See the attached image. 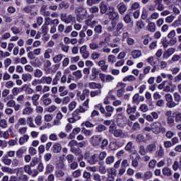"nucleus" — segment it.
<instances>
[{
	"instance_id": "f257e3e1",
	"label": "nucleus",
	"mask_w": 181,
	"mask_h": 181,
	"mask_svg": "<svg viewBox=\"0 0 181 181\" xmlns=\"http://www.w3.org/2000/svg\"><path fill=\"white\" fill-rule=\"evenodd\" d=\"M122 23H112L110 26L107 28L109 32H113L115 36H119L122 33Z\"/></svg>"
},
{
	"instance_id": "f03ea898",
	"label": "nucleus",
	"mask_w": 181,
	"mask_h": 181,
	"mask_svg": "<svg viewBox=\"0 0 181 181\" xmlns=\"http://www.w3.org/2000/svg\"><path fill=\"white\" fill-rule=\"evenodd\" d=\"M77 22H81L87 16V10L83 7H78L75 10Z\"/></svg>"
},
{
	"instance_id": "7ed1b4c3",
	"label": "nucleus",
	"mask_w": 181,
	"mask_h": 181,
	"mask_svg": "<svg viewBox=\"0 0 181 181\" xmlns=\"http://www.w3.org/2000/svg\"><path fill=\"white\" fill-rule=\"evenodd\" d=\"M151 129L154 134H160V132H166V129L162 127V124L159 122H153L151 124Z\"/></svg>"
},
{
	"instance_id": "20e7f679",
	"label": "nucleus",
	"mask_w": 181,
	"mask_h": 181,
	"mask_svg": "<svg viewBox=\"0 0 181 181\" xmlns=\"http://www.w3.org/2000/svg\"><path fill=\"white\" fill-rule=\"evenodd\" d=\"M99 8L100 13L103 15H104V13H105V15H110V13L114 10V7L107 6V4L104 1L100 4Z\"/></svg>"
},
{
	"instance_id": "39448f33",
	"label": "nucleus",
	"mask_w": 181,
	"mask_h": 181,
	"mask_svg": "<svg viewBox=\"0 0 181 181\" xmlns=\"http://www.w3.org/2000/svg\"><path fill=\"white\" fill-rule=\"evenodd\" d=\"M61 19L65 23H76V18L73 17L71 14L62 13L61 15Z\"/></svg>"
},
{
	"instance_id": "423d86ee",
	"label": "nucleus",
	"mask_w": 181,
	"mask_h": 181,
	"mask_svg": "<svg viewBox=\"0 0 181 181\" xmlns=\"http://www.w3.org/2000/svg\"><path fill=\"white\" fill-rule=\"evenodd\" d=\"M102 141L103 137H101V136L94 135L90 138V142L93 146H98Z\"/></svg>"
},
{
	"instance_id": "0eeeda50",
	"label": "nucleus",
	"mask_w": 181,
	"mask_h": 181,
	"mask_svg": "<svg viewBox=\"0 0 181 181\" xmlns=\"http://www.w3.org/2000/svg\"><path fill=\"white\" fill-rule=\"evenodd\" d=\"M71 152L72 153L75 154V156H78V162H80V160H81V159H83V154L82 152L83 151H81V149H80V148H72V150L71 151Z\"/></svg>"
},
{
	"instance_id": "6e6552de",
	"label": "nucleus",
	"mask_w": 181,
	"mask_h": 181,
	"mask_svg": "<svg viewBox=\"0 0 181 181\" xmlns=\"http://www.w3.org/2000/svg\"><path fill=\"white\" fill-rule=\"evenodd\" d=\"M80 112H86V109L83 107V106H80L79 109H76L73 113L72 117L73 118H77V119H81V117L78 116Z\"/></svg>"
},
{
	"instance_id": "1a4fd4ad",
	"label": "nucleus",
	"mask_w": 181,
	"mask_h": 181,
	"mask_svg": "<svg viewBox=\"0 0 181 181\" xmlns=\"http://www.w3.org/2000/svg\"><path fill=\"white\" fill-rule=\"evenodd\" d=\"M91 74L89 76L90 80L94 81L97 77H98V74H100V70L96 68H93L91 71Z\"/></svg>"
},
{
	"instance_id": "9d476101",
	"label": "nucleus",
	"mask_w": 181,
	"mask_h": 181,
	"mask_svg": "<svg viewBox=\"0 0 181 181\" xmlns=\"http://www.w3.org/2000/svg\"><path fill=\"white\" fill-rule=\"evenodd\" d=\"M26 151H27V148L25 146L20 148L16 151V158H18V159H22V158H23V153H25Z\"/></svg>"
},
{
	"instance_id": "9b49d317",
	"label": "nucleus",
	"mask_w": 181,
	"mask_h": 181,
	"mask_svg": "<svg viewBox=\"0 0 181 181\" xmlns=\"http://www.w3.org/2000/svg\"><path fill=\"white\" fill-rule=\"evenodd\" d=\"M146 149L147 153H153V152L156 151V144H155V143L148 144Z\"/></svg>"
},
{
	"instance_id": "f8f14e48",
	"label": "nucleus",
	"mask_w": 181,
	"mask_h": 181,
	"mask_svg": "<svg viewBox=\"0 0 181 181\" xmlns=\"http://www.w3.org/2000/svg\"><path fill=\"white\" fill-rule=\"evenodd\" d=\"M86 162L89 163V165H95L97 162H98V159H97V155L94 154L87 158Z\"/></svg>"
},
{
	"instance_id": "ddd939ff",
	"label": "nucleus",
	"mask_w": 181,
	"mask_h": 181,
	"mask_svg": "<svg viewBox=\"0 0 181 181\" xmlns=\"http://www.w3.org/2000/svg\"><path fill=\"white\" fill-rule=\"evenodd\" d=\"M117 8L121 15L127 12V6L124 3L119 4Z\"/></svg>"
},
{
	"instance_id": "4468645a",
	"label": "nucleus",
	"mask_w": 181,
	"mask_h": 181,
	"mask_svg": "<svg viewBox=\"0 0 181 181\" xmlns=\"http://www.w3.org/2000/svg\"><path fill=\"white\" fill-rule=\"evenodd\" d=\"M54 153H59L62 151V145L59 143H55L51 148Z\"/></svg>"
},
{
	"instance_id": "2eb2a0df",
	"label": "nucleus",
	"mask_w": 181,
	"mask_h": 181,
	"mask_svg": "<svg viewBox=\"0 0 181 181\" xmlns=\"http://www.w3.org/2000/svg\"><path fill=\"white\" fill-rule=\"evenodd\" d=\"M153 173L151 171H146L143 174L142 180L148 181L150 179H152Z\"/></svg>"
},
{
	"instance_id": "dca6fc26",
	"label": "nucleus",
	"mask_w": 181,
	"mask_h": 181,
	"mask_svg": "<svg viewBox=\"0 0 181 181\" xmlns=\"http://www.w3.org/2000/svg\"><path fill=\"white\" fill-rule=\"evenodd\" d=\"M113 135L115 136V138H122L124 136V132L121 129H115V131L113 132Z\"/></svg>"
},
{
	"instance_id": "f3484780",
	"label": "nucleus",
	"mask_w": 181,
	"mask_h": 181,
	"mask_svg": "<svg viewBox=\"0 0 181 181\" xmlns=\"http://www.w3.org/2000/svg\"><path fill=\"white\" fill-rule=\"evenodd\" d=\"M109 18L111 19V21H118V19H119V16L117 12L114 11L113 9L112 12L109 14Z\"/></svg>"
},
{
	"instance_id": "a211bd4d",
	"label": "nucleus",
	"mask_w": 181,
	"mask_h": 181,
	"mask_svg": "<svg viewBox=\"0 0 181 181\" xmlns=\"http://www.w3.org/2000/svg\"><path fill=\"white\" fill-rule=\"evenodd\" d=\"M175 51L176 49L175 48H169L163 54V57H165V59H168V57H170V56H172V54H173Z\"/></svg>"
},
{
	"instance_id": "6ab92c4d",
	"label": "nucleus",
	"mask_w": 181,
	"mask_h": 181,
	"mask_svg": "<svg viewBox=\"0 0 181 181\" xmlns=\"http://www.w3.org/2000/svg\"><path fill=\"white\" fill-rule=\"evenodd\" d=\"M1 161L4 165H7V166H9L12 163V160L9 159L8 155L4 156L1 158Z\"/></svg>"
},
{
	"instance_id": "aec40b11",
	"label": "nucleus",
	"mask_w": 181,
	"mask_h": 181,
	"mask_svg": "<svg viewBox=\"0 0 181 181\" xmlns=\"http://www.w3.org/2000/svg\"><path fill=\"white\" fill-rule=\"evenodd\" d=\"M81 131V129L80 127H76L73 129L72 132L69 134L70 139H74V136L78 134Z\"/></svg>"
},
{
	"instance_id": "412c9836",
	"label": "nucleus",
	"mask_w": 181,
	"mask_h": 181,
	"mask_svg": "<svg viewBox=\"0 0 181 181\" xmlns=\"http://www.w3.org/2000/svg\"><path fill=\"white\" fill-rule=\"evenodd\" d=\"M136 105L131 107V105H128V108L127 110V114H135V112H136Z\"/></svg>"
},
{
	"instance_id": "4be33fe9",
	"label": "nucleus",
	"mask_w": 181,
	"mask_h": 181,
	"mask_svg": "<svg viewBox=\"0 0 181 181\" xmlns=\"http://www.w3.org/2000/svg\"><path fill=\"white\" fill-rule=\"evenodd\" d=\"M54 170V166L52 164H47L46 166V170L45 175H49V173H52Z\"/></svg>"
},
{
	"instance_id": "5701e85b",
	"label": "nucleus",
	"mask_w": 181,
	"mask_h": 181,
	"mask_svg": "<svg viewBox=\"0 0 181 181\" xmlns=\"http://www.w3.org/2000/svg\"><path fill=\"white\" fill-rule=\"evenodd\" d=\"M64 162L63 160H59V161L57 162L56 164V168L58 169V170H63L64 169Z\"/></svg>"
},
{
	"instance_id": "b1692460",
	"label": "nucleus",
	"mask_w": 181,
	"mask_h": 181,
	"mask_svg": "<svg viewBox=\"0 0 181 181\" xmlns=\"http://www.w3.org/2000/svg\"><path fill=\"white\" fill-rule=\"evenodd\" d=\"M141 55L142 52L140 50H134L132 52L133 59H138L139 57H141Z\"/></svg>"
},
{
	"instance_id": "393cba45",
	"label": "nucleus",
	"mask_w": 181,
	"mask_h": 181,
	"mask_svg": "<svg viewBox=\"0 0 181 181\" xmlns=\"http://www.w3.org/2000/svg\"><path fill=\"white\" fill-rule=\"evenodd\" d=\"M103 0H87L86 4L88 6H93V5H97L98 4H100Z\"/></svg>"
},
{
	"instance_id": "a878e982",
	"label": "nucleus",
	"mask_w": 181,
	"mask_h": 181,
	"mask_svg": "<svg viewBox=\"0 0 181 181\" xmlns=\"http://www.w3.org/2000/svg\"><path fill=\"white\" fill-rule=\"evenodd\" d=\"M53 81V79L52 78V77L50 76H43L42 78H41V81L42 83H45L47 84H52V81Z\"/></svg>"
},
{
	"instance_id": "bb28decb",
	"label": "nucleus",
	"mask_w": 181,
	"mask_h": 181,
	"mask_svg": "<svg viewBox=\"0 0 181 181\" xmlns=\"http://www.w3.org/2000/svg\"><path fill=\"white\" fill-rule=\"evenodd\" d=\"M163 174L165 176H172V170L168 167L163 168Z\"/></svg>"
},
{
	"instance_id": "cd10ccee",
	"label": "nucleus",
	"mask_w": 181,
	"mask_h": 181,
	"mask_svg": "<svg viewBox=\"0 0 181 181\" xmlns=\"http://www.w3.org/2000/svg\"><path fill=\"white\" fill-rule=\"evenodd\" d=\"M22 80H23L24 82L30 81V80H32V75H30V74H23Z\"/></svg>"
},
{
	"instance_id": "c85d7f7f",
	"label": "nucleus",
	"mask_w": 181,
	"mask_h": 181,
	"mask_svg": "<svg viewBox=\"0 0 181 181\" xmlns=\"http://www.w3.org/2000/svg\"><path fill=\"white\" fill-rule=\"evenodd\" d=\"M29 140V136L28 134H25L23 137L19 139V144L20 145H23L25 142H28Z\"/></svg>"
},
{
	"instance_id": "c756f323",
	"label": "nucleus",
	"mask_w": 181,
	"mask_h": 181,
	"mask_svg": "<svg viewBox=\"0 0 181 181\" xmlns=\"http://www.w3.org/2000/svg\"><path fill=\"white\" fill-rule=\"evenodd\" d=\"M68 146H70L71 151H73V148H74L75 149H77V148H78V146H77V141L76 140H71L69 143Z\"/></svg>"
},
{
	"instance_id": "7c9ffc66",
	"label": "nucleus",
	"mask_w": 181,
	"mask_h": 181,
	"mask_svg": "<svg viewBox=\"0 0 181 181\" xmlns=\"http://www.w3.org/2000/svg\"><path fill=\"white\" fill-rule=\"evenodd\" d=\"M32 112H33V109L30 107H27L23 110V115H30Z\"/></svg>"
},
{
	"instance_id": "2f4dec72",
	"label": "nucleus",
	"mask_w": 181,
	"mask_h": 181,
	"mask_svg": "<svg viewBox=\"0 0 181 181\" xmlns=\"http://www.w3.org/2000/svg\"><path fill=\"white\" fill-rule=\"evenodd\" d=\"M173 118H175V122H181V113L180 112L173 113Z\"/></svg>"
},
{
	"instance_id": "473e14b6",
	"label": "nucleus",
	"mask_w": 181,
	"mask_h": 181,
	"mask_svg": "<svg viewBox=\"0 0 181 181\" xmlns=\"http://www.w3.org/2000/svg\"><path fill=\"white\" fill-rule=\"evenodd\" d=\"M89 87L90 88H98V90H100V88H101V83H95V82H91L89 83Z\"/></svg>"
},
{
	"instance_id": "72a5a7b5",
	"label": "nucleus",
	"mask_w": 181,
	"mask_h": 181,
	"mask_svg": "<svg viewBox=\"0 0 181 181\" xmlns=\"http://www.w3.org/2000/svg\"><path fill=\"white\" fill-rule=\"evenodd\" d=\"M139 153H140L141 156H145L146 153H148V151H146V148H145V146L142 145L139 146Z\"/></svg>"
},
{
	"instance_id": "f704fd0d",
	"label": "nucleus",
	"mask_w": 181,
	"mask_h": 181,
	"mask_svg": "<svg viewBox=\"0 0 181 181\" xmlns=\"http://www.w3.org/2000/svg\"><path fill=\"white\" fill-rule=\"evenodd\" d=\"M167 124L169 127H174L175 125V119H173V116L170 117H167Z\"/></svg>"
},
{
	"instance_id": "c9c22d12",
	"label": "nucleus",
	"mask_w": 181,
	"mask_h": 181,
	"mask_svg": "<svg viewBox=\"0 0 181 181\" xmlns=\"http://www.w3.org/2000/svg\"><path fill=\"white\" fill-rule=\"evenodd\" d=\"M96 129L98 132H104V131H107V128L104 124H98Z\"/></svg>"
},
{
	"instance_id": "e433bc0d",
	"label": "nucleus",
	"mask_w": 181,
	"mask_h": 181,
	"mask_svg": "<svg viewBox=\"0 0 181 181\" xmlns=\"http://www.w3.org/2000/svg\"><path fill=\"white\" fill-rule=\"evenodd\" d=\"M72 74H73V76H75V77L76 78L77 80H80V78H81V77H83V74H81V70L74 71L72 73Z\"/></svg>"
},
{
	"instance_id": "4c0bfd02",
	"label": "nucleus",
	"mask_w": 181,
	"mask_h": 181,
	"mask_svg": "<svg viewBox=\"0 0 181 181\" xmlns=\"http://www.w3.org/2000/svg\"><path fill=\"white\" fill-rule=\"evenodd\" d=\"M136 80V78L132 75H129L128 76H126L123 78V81L127 82V81H135Z\"/></svg>"
},
{
	"instance_id": "58836bf2",
	"label": "nucleus",
	"mask_w": 181,
	"mask_h": 181,
	"mask_svg": "<svg viewBox=\"0 0 181 181\" xmlns=\"http://www.w3.org/2000/svg\"><path fill=\"white\" fill-rule=\"evenodd\" d=\"M62 59H63V54H59L53 57V62L54 63H59V62L62 61Z\"/></svg>"
},
{
	"instance_id": "ea45409f",
	"label": "nucleus",
	"mask_w": 181,
	"mask_h": 181,
	"mask_svg": "<svg viewBox=\"0 0 181 181\" xmlns=\"http://www.w3.org/2000/svg\"><path fill=\"white\" fill-rule=\"evenodd\" d=\"M107 146H108V139H102V142H101V145H100V148L101 149H105V148H107Z\"/></svg>"
},
{
	"instance_id": "a19ab883",
	"label": "nucleus",
	"mask_w": 181,
	"mask_h": 181,
	"mask_svg": "<svg viewBox=\"0 0 181 181\" xmlns=\"http://www.w3.org/2000/svg\"><path fill=\"white\" fill-rule=\"evenodd\" d=\"M158 158H163V155H165V150H163V147L160 146L159 151H156Z\"/></svg>"
},
{
	"instance_id": "79ce46f5",
	"label": "nucleus",
	"mask_w": 181,
	"mask_h": 181,
	"mask_svg": "<svg viewBox=\"0 0 181 181\" xmlns=\"http://www.w3.org/2000/svg\"><path fill=\"white\" fill-rule=\"evenodd\" d=\"M132 141H129L124 148L125 151L129 153L132 152Z\"/></svg>"
},
{
	"instance_id": "37998d69",
	"label": "nucleus",
	"mask_w": 181,
	"mask_h": 181,
	"mask_svg": "<svg viewBox=\"0 0 181 181\" xmlns=\"http://www.w3.org/2000/svg\"><path fill=\"white\" fill-rule=\"evenodd\" d=\"M23 173H24V170H23V168H18L16 175H17L18 179H20L21 177V176H25V175Z\"/></svg>"
},
{
	"instance_id": "c03bdc74",
	"label": "nucleus",
	"mask_w": 181,
	"mask_h": 181,
	"mask_svg": "<svg viewBox=\"0 0 181 181\" xmlns=\"http://www.w3.org/2000/svg\"><path fill=\"white\" fill-rule=\"evenodd\" d=\"M82 134H84L86 136H90L93 135V132L91 131L86 129V128L83 127L81 130Z\"/></svg>"
},
{
	"instance_id": "a18cd8bd",
	"label": "nucleus",
	"mask_w": 181,
	"mask_h": 181,
	"mask_svg": "<svg viewBox=\"0 0 181 181\" xmlns=\"http://www.w3.org/2000/svg\"><path fill=\"white\" fill-rule=\"evenodd\" d=\"M66 159L68 163H72L73 162H74V156H73L71 154H68L66 156Z\"/></svg>"
},
{
	"instance_id": "49530a36",
	"label": "nucleus",
	"mask_w": 181,
	"mask_h": 181,
	"mask_svg": "<svg viewBox=\"0 0 181 181\" xmlns=\"http://www.w3.org/2000/svg\"><path fill=\"white\" fill-rule=\"evenodd\" d=\"M114 160H115V158L114 156H110L106 158L107 165H111V163H114Z\"/></svg>"
},
{
	"instance_id": "de8ad7c7",
	"label": "nucleus",
	"mask_w": 181,
	"mask_h": 181,
	"mask_svg": "<svg viewBox=\"0 0 181 181\" xmlns=\"http://www.w3.org/2000/svg\"><path fill=\"white\" fill-rule=\"evenodd\" d=\"M35 124L40 127L42 125V115H37L35 119Z\"/></svg>"
},
{
	"instance_id": "09e8293b",
	"label": "nucleus",
	"mask_w": 181,
	"mask_h": 181,
	"mask_svg": "<svg viewBox=\"0 0 181 181\" xmlns=\"http://www.w3.org/2000/svg\"><path fill=\"white\" fill-rule=\"evenodd\" d=\"M176 105H179V103H176L173 100H171L167 103V107H168V108H175Z\"/></svg>"
},
{
	"instance_id": "8fccbe9b",
	"label": "nucleus",
	"mask_w": 181,
	"mask_h": 181,
	"mask_svg": "<svg viewBox=\"0 0 181 181\" xmlns=\"http://www.w3.org/2000/svg\"><path fill=\"white\" fill-rule=\"evenodd\" d=\"M132 129L133 131H139V129H141V125L139 123H138V122L134 123Z\"/></svg>"
},
{
	"instance_id": "3c124183",
	"label": "nucleus",
	"mask_w": 181,
	"mask_h": 181,
	"mask_svg": "<svg viewBox=\"0 0 181 181\" xmlns=\"http://www.w3.org/2000/svg\"><path fill=\"white\" fill-rule=\"evenodd\" d=\"M133 103H134L137 105L139 104V93H136L133 96Z\"/></svg>"
},
{
	"instance_id": "603ef678",
	"label": "nucleus",
	"mask_w": 181,
	"mask_h": 181,
	"mask_svg": "<svg viewBox=\"0 0 181 181\" xmlns=\"http://www.w3.org/2000/svg\"><path fill=\"white\" fill-rule=\"evenodd\" d=\"M70 168L72 169V170L77 169V168H78V163H77V161L71 163Z\"/></svg>"
},
{
	"instance_id": "864d4df0",
	"label": "nucleus",
	"mask_w": 181,
	"mask_h": 181,
	"mask_svg": "<svg viewBox=\"0 0 181 181\" xmlns=\"http://www.w3.org/2000/svg\"><path fill=\"white\" fill-rule=\"evenodd\" d=\"M47 25L48 24H44L42 26V33L44 35V36H46V35H47Z\"/></svg>"
},
{
	"instance_id": "5fc2aeb1",
	"label": "nucleus",
	"mask_w": 181,
	"mask_h": 181,
	"mask_svg": "<svg viewBox=\"0 0 181 181\" xmlns=\"http://www.w3.org/2000/svg\"><path fill=\"white\" fill-rule=\"evenodd\" d=\"M55 175L57 177H63L64 176V172L62 170H58L55 172Z\"/></svg>"
},
{
	"instance_id": "6e6d98bb",
	"label": "nucleus",
	"mask_w": 181,
	"mask_h": 181,
	"mask_svg": "<svg viewBox=\"0 0 181 181\" xmlns=\"http://www.w3.org/2000/svg\"><path fill=\"white\" fill-rule=\"evenodd\" d=\"M156 25H155V23H148V30L149 32H155Z\"/></svg>"
},
{
	"instance_id": "4d7b16f0",
	"label": "nucleus",
	"mask_w": 181,
	"mask_h": 181,
	"mask_svg": "<svg viewBox=\"0 0 181 181\" xmlns=\"http://www.w3.org/2000/svg\"><path fill=\"white\" fill-rule=\"evenodd\" d=\"M23 170L25 173H28V175H32V170L30 169V165H25Z\"/></svg>"
},
{
	"instance_id": "13d9d810",
	"label": "nucleus",
	"mask_w": 181,
	"mask_h": 181,
	"mask_svg": "<svg viewBox=\"0 0 181 181\" xmlns=\"http://www.w3.org/2000/svg\"><path fill=\"white\" fill-rule=\"evenodd\" d=\"M72 175L75 178L80 177V176H81V170H76L72 173Z\"/></svg>"
},
{
	"instance_id": "bf43d9fd",
	"label": "nucleus",
	"mask_w": 181,
	"mask_h": 181,
	"mask_svg": "<svg viewBox=\"0 0 181 181\" xmlns=\"http://www.w3.org/2000/svg\"><path fill=\"white\" fill-rule=\"evenodd\" d=\"M139 109L141 110V111L142 112H146L147 111H148L149 108H148V105H145V104H142Z\"/></svg>"
},
{
	"instance_id": "052dcab7",
	"label": "nucleus",
	"mask_w": 181,
	"mask_h": 181,
	"mask_svg": "<svg viewBox=\"0 0 181 181\" xmlns=\"http://www.w3.org/2000/svg\"><path fill=\"white\" fill-rule=\"evenodd\" d=\"M106 157H107V152L105 151H102L98 156L100 160H104V159H105Z\"/></svg>"
},
{
	"instance_id": "680f3d73",
	"label": "nucleus",
	"mask_w": 181,
	"mask_h": 181,
	"mask_svg": "<svg viewBox=\"0 0 181 181\" xmlns=\"http://www.w3.org/2000/svg\"><path fill=\"white\" fill-rule=\"evenodd\" d=\"M11 30L14 35H18V33H21V30H22V29H20L18 27H12Z\"/></svg>"
},
{
	"instance_id": "e2e57ef3",
	"label": "nucleus",
	"mask_w": 181,
	"mask_h": 181,
	"mask_svg": "<svg viewBox=\"0 0 181 181\" xmlns=\"http://www.w3.org/2000/svg\"><path fill=\"white\" fill-rule=\"evenodd\" d=\"M38 160H39V158L37 157L33 158L32 160L30 162V166H32V167L36 166Z\"/></svg>"
},
{
	"instance_id": "0e129e2a",
	"label": "nucleus",
	"mask_w": 181,
	"mask_h": 181,
	"mask_svg": "<svg viewBox=\"0 0 181 181\" xmlns=\"http://www.w3.org/2000/svg\"><path fill=\"white\" fill-rule=\"evenodd\" d=\"M145 139L144 134H138L136 139V142H142Z\"/></svg>"
},
{
	"instance_id": "69168bd1",
	"label": "nucleus",
	"mask_w": 181,
	"mask_h": 181,
	"mask_svg": "<svg viewBox=\"0 0 181 181\" xmlns=\"http://www.w3.org/2000/svg\"><path fill=\"white\" fill-rule=\"evenodd\" d=\"M132 11H136V9H139V3L135 2L131 6Z\"/></svg>"
},
{
	"instance_id": "338daca9",
	"label": "nucleus",
	"mask_w": 181,
	"mask_h": 181,
	"mask_svg": "<svg viewBox=\"0 0 181 181\" xmlns=\"http://www.w3.org/2000/svg\"><path fill=\"white\" fill-rule=\"evenodd\" d=\"M76 105H77V103L74 101L71 102L69 105V111H73L76 108Z\"/></svg>"
},
{
	"instance_id": "774afa93",
	"label": "nucleus",
	"mask_w": 181,
	"mask_h": 181,
	"mask_svg": "<svg viewBox=\"0 0 181 181\" xmlns=\"http://www.w3.org/2000/svg\"><path fill=\"white\" fill-rule=\"evenodd\" d=\"M0 127L1 128H6L8 127V124L6 123V120L5 119H3L0 121Z\"/></svg>"
}]
</instances>
